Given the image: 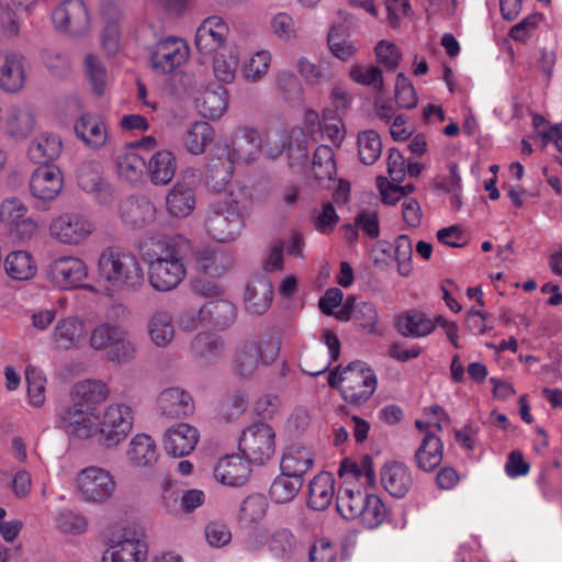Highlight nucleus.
Masks as SVG:
<instances>
[{
  "label": "nucleus",
  "instance_id": "obj_1",
  "mask_svg": "<svg viewBox=\"0 0 562 562\" xmlns=\"http://www.w3.org/2000/svg\"><path fill=\"white\" fill-rule=\"evenodd\" d=\"M251 204L252 195L248 187L231 184L223 195L209 204L203 220L206 233L220 243L235 240L241 233Z\"/></svg>",
  "mask_w": 562,
  "mask_h": 562
},
{
  "label": "nucleus",
  "instance_id": "obj_2",
  "mask_svg": "<svg viewBox=\"0 0 562 562\" xmlns=\"http://www.w3.org/2000/svg\"><path fill=\"white\" fill-rule=\"evenodd\" d=\"M97 274L105 289L120 293H135L145 284L139 258L134 252L117 247H106L101 251Z\"/></svg>",
  "mask_w": 562,
  "mask_h": 562
},
{
  "label": "nucleus",
  "instance_id": "obj_3",
  "mask_svg": "<svg viewBox=\"0 0 562 562\" xmlns=\"http://www.w3.org/2000/svg\"><path fill=\"white\" fill-rule=\"evenodd\" d=\"M189 247V240L179 237L168 243L162 254L149 261L148 281L156 291H171L183 281L187 273L184 257Z\"/></svg>",
  "mask_w": 562,
  "mask_h": 562
},
{
  "label": "nucleus",
  "instance_id": "obj_4",
  "mask_svg": "<svg viewBox=\"0 0 562 562\" xmlns=\"http://www.w3.org/2000/svg\"><path fill=\"white\" fill-rule=\"evenodd\" d=\"M262 142L254 128H241L234 133L231 143L217 144L214 155L218 162L212 165L211 171L217 172L218 165L222 166L225 181L234 169L236 161L251 162L260 154Z\"/></svg>",
  "mask_w": 562,
  "mask_h": 562
},
{
  "label": "nucleus",
  "instance_id": "obj_5",
  "mask_svg": "<svg viewBox=\"0 0 562 562\" xmlns=\"http://www.w3.org/2000/svg\"><path fill=\"white\" fill-rule=\"evenodd\" d=\"M148 558V539L140 526H130L109 544L103 562H145Z\"/></svg>",
  "mask_w": 562,
  "mask_h": 562
},
{
  "label": "nucleus",
  "instance_id": "obj_6",
  "mask_svg": "<svg viewBox=\"0 0 562 562\" xmlns=\"http://www.w3.org/2000/svg\"><path fill=\"white\" fill-rule=\"evenodd\" d=\"M346 374L341 386L344 401L356 406L368 402L378 385L374 371L362 361H353L346 367Z\"/></svg>",
  "mask_w": 562,
  "mask_h": 562
},
{
  "label": "nucleus",
  "instance_id": "obj_7",
  "mask_svg": "<svg viewBox=\"0 0 562 562\" xmlns=\"http://www.w3.org/2000/svg\"><path fill=\"white\" fill-rule=\"evenodd\" d=\"M134 415L125 404L109 405L99 423V443L113 448L123 441L133 428Z\"/></svg>",
  "mask_w": 562,
  "mask_h": 562
},
{
  "label": "nucleus",
  "instance_id": "obj_8",
  "mask_svg": "<svg viewBox=\"0 0 562 562\" xmlns=\"http://www.w3.org/2000/svg\"><path fill=\"white\" fill-rule=\"evenodd\" d=\"M238 448L248 461L265 464L274 453V431L267 424H255L243 431Z\"/></svg>",
  "mask_w": 562,
  "mask_h": 562
},
{
  "label": "nucleus",
  "instance_id": "obj_9",
  "mask_svg": "<svg viewBox=\"0 0 562 562\" xmlns=\"http://www.w3.org/2000/svg\"><path fill=\"white\" fill-rule=\"evenodd\" d=\"M88 277V267L83 260L75 256H63L53 260L47 270V278L61 290H74L78 288L93 291L92 285H85L82 282Z\"/></svg>",
  "mask_w": 562,
  "mask_h": 562
},
{
  "label": "nucleus",
  "instance_id": "obj_10",
  "mask_svg": "<svg viewBox=\"0 0 562 562\" xmlns=\"http://www.w3.org/2000/svg\"><path fill=\"white\" fill-rule=\"evenodd\" d=\"M58 426L78 439L97 437L99 440L100 418L94 407L68 405L58 412Z\"/></svg>",
  "mask_w": 562,
  "mask_h": 562
},
{
  "label": "nucleus",
  "instance_id": "obj_11",
  "mask_svg": "<svg viewBox=\"0 0 562 562\" xmlns=\"http://www.w3.org/2000/svg\"><path fill=\"white\" fill-rule=\"evenodd\" d=\"M77 486L83 501L102 504L111 498L116 483L109 471L99 467H88L79 472Z\"/></svg>",
  "mask_w": 562,
  "mask_h": 562
},
{
  "label": "nucleus",
  "instance_id": "obj_12",
  "mask_svg": "<svg viewBox=\"0 0 562 562\" xmlns=\"http://www.w3.org/2000/svg\"><path fill=\"white\" fill-rule=\"evenodd\" d=\"M196 173L187 169L166 195V210L172 217H188L195 209Z\"/></svg>",
  "mask_w": 562,
  "mask_h": 562
},
{
  "label": "nucleus",
  "instance_id": "obj_13",
  "mask_svg": "<svg viewBox=\"0 0 562 562\" xmlns=\"http://www.w3.org/2000/svg\"><path fill=\"white\" fill-rule=\"evenodd\" d=\"M150 63L155 71L169 74L186 61L189 48L179 37L168 36L149 47Z\"/></svg>",
  "mask_w": 562,
  "mask_h": 562
},
{
  "label": "nucleus",
  "instance_id": "obj_14",
  "mask_svg": "<svg viewBox=\"0 0 562 562\" xmlns=\"http://www.w3.org/2000/svg\"><path fill=\"white\" fill-rule=\"evenodd\" d=\"M78 187L102 205L113 202V188L102 177L101 167L97 161H83L76 171Z\"/></svg>",
  "mask_w": 562,
  "mask_h": 562
},
{
  "label": "nucleus",
  "instance_id": "obj_15",
  "mask_svg": "<svg viewBox=\"0 0 562 562\" xmlns=\"http://www.w3.org/2000/svg\"><path fill=\"white\" fill-rule=\"evenodd\" d=\"M2 214H4V224L13 239L25 243L36 234L37 223L27 215V207L20 200H4Z\"/></svg>",
  "mask_w": 562,
  "mask_h": 562
},
{
  "label": "nucleus",
  "instance_id": "obj_16",
  "mask_svg": "<svg viewBox=\"0 0 562 562\" xmlns=\"http://www.w3.org/2000/svg\"><path fill=\"white\" fill-rule=\"evenodd\" d=\"M55 27L71 35H79L89 27V13L82 0H64L52 13Z\"/></svg>",
  "mask_w": 562,
  "mask_h": 562
},
{
  "label": "nucleus",
  "instance_id": "obj_17",
  "mask_svg": "<svg viewBox=\"0 0 562 562\" xmlns=\"http://www.w3.org/2000/svg\"><path fill=\"white\" fill-rule=\"evenodd\" d=\"M50 235L66 245H78L91 235L92 224L81 214L65 213L53 220Z\"/></svg>",
  "mask_w": 562,
  "mask_h": 562
},
{
  "label": "nucleus",
  "instance_id": "obj_18",
  "mask_svg": "<svg viewBox=\"0 0 562 562\" xmlns=\"http://www.w3.org/2000/svg\"><path fill=\"white\" fill-rule=\"evenodd\" d=\"M157 407L161 415L169 418L191 416L195 409L192 395L179 386L167 387L157 397Z\"/></svg>",
  "mask_w": 562,
  "mask_h": 562
},
{
  "label": "nucleus",
  "instance_id": "obj_19",
  "mask_svg": "<svg viewBox=\"0 0 562 562\" xmlns=\"http://www.w3.org/2000/svg\"><path fill=\"white\" fill-rule=\"evenodd\" d=\"M228 33V25L222 18L209 16L196 30L195 46L201 54L210 55L224 45Z\"/></svg>",
  "mask_w": 562,
  "mask_h": 562
},
{
  "label": "nucleus",
  "instance_id": "obj_20",
  "mask_svg": "<svg viewBox=\"0 0 562 562\" xmlns=\"http://www.w3.org/2000/svg\"><path fill=\"white\" fill-rule=\"evenodd\" d=\"M250 463L239 454H228L218 460L214 469V477L223 485L243 486L250 476Z\"/></svg>",
  "mask_w": 562,
  "mask_h": 562
},
{
  "label": "nucleus",
  "instance_id": "obj_21",
  "mask_svg": "<svg viewBox=\"0 0 562 562\" xmlns=\"http://www.w3.org/2000/svg\"><path fill=\"white\" fill-rule=\"evenodd\" d=\"M199 438V430L194 426L188 423H180L166 430L164 434V447L168 454L184 457L194 450Z\"/></svg>",
  "mask_w": 562,
  "mask_h": 562
},
{
  "label": "nucleus",
  "instance_id": "obj_22",
  "mask_svg": "<svg viewBox=\"0 0 562 562\" xmlns=\"http://www.w3.org/2000/svg\"><path fill=\"white\" fill-rule=\"evenodd\" d=\"M63 175L54 166L37 168L30 179V191L38 200H54L61 191Z\"/></svg>",
  "mask_w": 562,
  "mask_h": 562
},
{
  "label": "nucleus",
  "instance_id": "obj_23",
  "mask_svg": "<svg viewBox=\"0 0 562 562\" xmlns=\"http://www.w3.org/2000/svg\"><path fill=\"white\" fill-rule=\"evenodd\" d=\"M120 215L126 226L139 229L154 222L156 218V206L145 196H131L122 202Z\"/></svg>",
  "mask_w": 562,
  "mask_h": 562
},
{
  "label": "nucleus",
  "instance_id": "obj_24",
  "mask_svg": "<svg viewBox=\"0 0 562 562\" xmlns=\"http://www.w3.org/2000/svg\"><path fill=\"white\" fill-rule=\"evenodd\" d=\"M24 56L15 52L0 53V87L8 92L19 91L25 80Z\"/></svg>",
  "mask_w": 562,
  "mask_h": 562
},
{
  "label": "nucleus",
  "instance_id": "obj_25",
  "mask_svg": "<svg viewBox=\"0 0 562 562\" xmlns=\"http://www.w3.org/2000/svg\"><path fill=\"white\" fill-rule=\"evenodd\" d=\"M273 299L270 280L265 276L251 279L245 290L246 310L254 315H262L268 311Z\"/></svg>",
  "mask_w": 562,
  "mask_h": 562
},
{
  "label": "nucleus",
  "instance_id": "obj_26",
  "mask_svg": "<svg viewBox=\"0 0 562 562\" xmlns=\"http://www.w3.org/2000/svg\"><path fill=\"white\" fill-rule=\"evenodd\" d=\"M147 334L150 341L158 348H167L176 336L172 314L164 308L151 312L147 319Z\"/></svg>",
  "mask_w": 562,
  "mask_h": 562
},
{
  "label": "nucleus",
  "instance_id": "obj_27",
  "mask_svg": "<svg viewBox=\"0 0 562 562\" xmlns=\"http://www.w3.org/2000/svg\"><path fill=\"white\" fill-rule=\"evenodd\" d=\"M381 481L385 491L396 498L404 497L413 485L408 468L400 462L385 464L381 470Z\"/></svg>",
  "mask_w": 562,
  "mask_h": 562
},
{
  "label": "nucleus",
  "instance_id": "obj_28",
  "mask_svg": "<svg viewBox=\"0 0 562 562\" xmlns=\"http://www.w3.org/2000/svg\"><path fill=\"white\" fill-rule=\"evenodd\" d=\"M225 344L221 337L212 333H199L191 341V353L195 361L210 366L223 355Z\"/></svg>",
  "mask_w": 562,
  "mask_h": 562
},
{
  "label": "nucleus",
  "instance_id": "obj_29",
  "mask_svg": "<svg viewBox=\"0 0 562 562\" xmlns=\"http://www.w3.org/2000/svg\"><path fill=\"white\" fill-rule=\"evenodd\" d=\"M75 133L83 144L92 149L103 147L108 139L106 128L102 120L93 114H82L75 123Z\"/></svg>",
  "mask_w": 562,
  "mask_h": 562
},
{
  "label": "nucleus",
  "instance_id": "obj_30",
  "mask_svg": "<svg viewBox=\"0 0 562 562\" xmlns=\"http://www.w3.org/2000/svg\"><path fill=\"white\" fill-rule=\"evenodd\" d=\"M268 548L272 557L280 562L293 561L302 551V546L286 528H281L271 533Z\"/></svg>",
  "mask_w": 562,
  "mask_h": 562
},
{
  "label": "nucleus",
  "instance_id": "obj_31",
  "mask_svg": "<svg viewBox=\"0 0 562 562\" xmlns=\"http://www.w3.org/2000/svg\"><path fill=\"white\" fill-rule=\"evenodd\" d=\"M127 458L135 467H154L159 458L155 440L146 434L134 436L130 442Z\"/></svg>",
  "mask_w": 562,
  "mask_h": 562
},
{
  "label": "nucleus",
  "instance_id": "obj_32",
  "mask_svg": "<svg viewBox=\"0 0 562 562\" xmlns=\"http://www.w3.org/2000/svg\"><path fill=\"white\" fill-rule=\"evenodd\" d=\"M85 324L77 317L60 319L53 334V341L58 349L77 348L85 337Z\"/></svg>",
  "mask_w": 562,
  "mask_h": 562
},
{
  "label": "nucleus",
  "instance_id": "obj_33",
  "mask_svg": "<svg viewBox=\"0 0 562 562\" xmlns=\"http://www.w3.org/2000/svg\"><path fill=\"white\" fill-rule=\"evenodd\" d=\"M334 484L335 480L328 472L315 475L308 485V507L314 510L326 509L335 495Z\"/></svg>",
  "mask_w": 562,
  "mask_h": 562
},
{
  "label": "nucleus",
  "instance_id": "obj_34",
  "mask_svg": "<svg viewBox=\"0 0 562 562\" xmlns=\"http://www.w3.org/2000/svg\"><path fill=\"white\" fill-rule=\"evenodd\" d=\"M109 390L106 385L99 380H85L74 385L70 393L71 405L81 407H93L106 400Z\"/></svg>",
  "mask_w": 562,
  "mask_h": 562
},
{
  "label": "nucleus",
  "instance_id": "obj_35",
  "mask_svg": "<svg viewBox=\"0 0 562 562\" xmlns=\"http://www.w3.org/2000/svg\"><path fill=\"white\" fill-rule=\"evenodd\" d=\"M61 153V140L57 135L44 133L34 138L29 147L30 159L38 165H47Z\"/></svg>",
  "mask_w": 562,
  "mask_h": 562
},
{
  "label": "nucleus",
  "instance_id": "obj_36",
  "mask_svg": "<svg viewBox=\"0 0 562 562\" xmlns=\"http://www.w3.org/2000/svg\"><path fill=\"white\" fill-rule=\"evenodd\" d=\"M314 458L312 452L303 446H291L281 460V471L297 479L313 467Z\"/></svg>",
  "mask_w": 562,
  "mask_h": 562
},
{
  "label": "nucleus",
  "instance_id": "obj_37",
  "mask_svg": "<svg viewBox=\"0 0 562 562\" xmlns=\"http://www.w3.org/2000/svg\"><path fill=\"white\" fill-rule=\"evenodd\" d=\"M442 449L440 438L432 432H427L415 452L417 467L425 472L435 470L442 461Z\"/></svg>",
  "mask_w": 562,
  "mask_h": 562
},
{
  "label": "nucleus",
  "instance_id": "obj_38",
  "mask_svg": "<svg viewBox=\"0 0 562 562\" xmlns=\"http://www.w3.org/2000/svg\"><path fill=\"white\" fill-rule=\"evenodd\" d=\"M268 507L269 503L265 495L250 494L239 506L237 516L239 526L246 529L255 527L265 518Z\"/></svg>",
  "mask_w": 562,
  "mask_h": 562
},
{
  "label": "nucleus",
  "instance_id": "obj_39",
  "mask_svg": "<svg viewBox=\"0 0 562 562\" xmlns=\"http://www.w3.org/2000/svg\"><path fill=\"white\" fill-rule=\"evenodd\" d=\"M395 327L404 337H425L434 331L435 324L425 314L409 311L397 316Z\"/></svg>",
  "mask_w": 562,
  "mask_h": 562
},
{
  "label": "nucleus",
  "instance_id": "obj_40",
  "mask_svg": "<svg viewBox=\"0 0 562 562\" xmlns=\"http://www.w3.org/2000/svg\"><path fill=\"white\" fill-rule=\"evenodd\" d=\"M7 274L18 281L31 280L37 271L33 256L25 250L10 252L4 259Z\"/></svg>",
  "mask_w": 562,
  "mask_h": 562
},
{
  "label": "nucleus",
  "instance_id": "obj_41",
  "mask_svg": "<svg viewBox=\"0 0 562 562\" xmlns=\"http://www.w3.org/2000/svg\"><path fill=\"white\" fill-rule=\"evenodd\" d=\"M150 181L155 186L169 183L176 173V159L171 151L160 150L153 155L147 165Z\"/></svg>",
  "mask_w": 562,
  "mask_h": 562
},
{
  "label": "nucleus",
  "instance_id": "obj_42",
  "mask_svg": "<svg viewBox=\"0 0 562 562\" xmlns=\"http://www.w3.org/2000/svg\"><path fill=\"white\" fill-rule=\"evenodd\" d=\"M260 359L268 362L261 352L260 345L257 341L245 342L235 356V373L243 378L250 376L257 370Z\"/></svg>",
  "mask_w": 562,
  "mask_h": 562
},
{
  "label": "nucleus",
  "instance_id": "obj_43",
  "mask_svg": "<svg viewBox=\"0 0 562 562\" xmlns=\"http://www.w3.org/2000/svg\"><path fill=\"white\" fill-rule=\"evenodd\" d=\"M196 108L202 116L216 120L227 108L226 89L218 86L215 90H204L196 99Z\"/></svg>",
  "mask_w": 562,
  "mask_h": 562
},
{
  "label": "nucleus",
  "instance_id": "obj_44",
  "mask_svg": "<svg viewBox=\"0 0 562 562\" xmlns=\"http://www.w3.org/2000/svg\"><path fill=\"white\" fill-rule=\"evenodd\" d=\"M308 137L302 128H292L289 134L286 155L291 168H303L308 161Z\"/></svg>",
  "mask_w": 562,
  "mask_h": 562
},
{
  "label": "nucleus",
  "instance_id": "obj_45",
  "mask_svg": "<svg viewBox=\"0 0 562 562\" xmlns=\"http://www.w3.org/2000/svg\"><path fill=\"white\" fill-rule=\"evenodd\" d=\"M214 136L215 132L207 122H196L187 132L183 144L189 153L200 155L213 142Z\"/></svg>",
  "mask_w": 562,
  "mask_h": 562
},
{
  "label": "nucleus",
  "instance_id": "obj_46",
  "mask_svg": "<svg viewBox=\"0 0 562 562\" xmlns=\"http://www.w3.org/2000/svg\"><path fill=\"white\" fill-rule=\"evenodd\" d=\"M366 494L350 488L339 491L336 499L337 512L347 520L359 519L364 508Z\"/></svg>",
  "mask_w": 562,
  "mask_h": 562
},
{
  "label": "nucleus",
  "instance_id": "obj_47",
  "mask_svg": "<svg viewBox=\"0 0 562 562\" xmlns=\"http://www.w3.org/2000/svg\"><path fill=\"white\" fill-rule=\"evenodd\" d=\"M312 170L315 179L322 183L325 180H333L336 175V160L333 148L327 145H319L313 155Z\"/></svg>",
  "mask_w": 562,
  "mask_h": 562
},
{
  "label": "nucleus",
  "instance_id": "obj_48",
  "mask_svg": "<svg viewBox=\"0 0 562 562\" xmlns=\"http://www.w3.org/2000/svg\"><path fill=\"white\" fill-rule=\"evenodd\" d=\"M303 485V479L294 477L281 471L270 486V496L277 504L291 502Z\"/></svg>",
  "mask_w": 562,
  "mask_h": 562
},
{
  "label": "nucleus",
  "instance_id": "obj_49",
  "mask_svg": "<svg viewBox=\"0 0 562 562\" xmlns=\"http://www.w3.org/2000/svg\"><path fill=\"white\" fill-rule=\"evenodd\" d=\"M126 330L121 325L102 322L90 333L89 346L97 351H105Z\"/></svg>",
  "mask_w": 562,
  "mask_h": 562
},
{
  "label": "nucleus",
  "instance_id": "obj_50",
  "mask_svg": "<svg viewBox=\"0 0 562 562\" xmlns=\"http://www.w3.org/2000/svg\"><path fill=\"white\" fill-rule=\"evenodd\" d=\"M204 305L207 315V323L218 328H226L234 323L236 317V307L232 302L226 300H214Z\"/></svg>",
  "mask_w": 562,
  "mask_h": 562
},
{
  "label": "nucleus",
  "instance_id": "obj_51",
  "mask_svg": "<svg viewBox=\"0 0 562 562\" xmlns=\"http://www.w3.org/2000/svg\"><path fill=\"white\" fill-rule=\"evenodd\" d=\"M239 63V52L235 47L216 55L213 61L214 75L218 81L229 83L234 80Z\"/></svg>",
  "mask_w": 562,
  "mask_h": 562
},
{
  "label": "nucleus",
  "instance_id": "obj_52",
  "mask_svg": "<svg viewBox=\"0 0 562 562\" xmlns=\"http://www.w3.org/2000/svg\"><path fill=\"white\" fill-rule=\"evenodd\" d=\"M363 510L359 520L368 529L378 528L386 517V507L382 499L375 494H366Z\"/></svg>",
  "mask_w": 562,
  "mask_h": 562
},
{
  "label": "nucleus",
  "instance_id": "obj_53",
  "mask_svg": "<svg viewBox=\"0 0 562 562\" xmlns=\"http://www.w3.org/2000/svg\"><path fill=\"white\" fill-rule=\"evenodd\" d=\"M358 151L360 160L364 165L374 164L380 158L382 153V142L380 135L373 130L359 133Z\"/></svg>",
  "mask_w": 562,
  "mask_h": 562
},
{
  "label": "nucleus",
  "instance_id": "obj_54",
  "mask_svg": "<svg viewBox=\"0 0 562 562\" xmlns=\"http://www.w3.org/2000/svg\"><path fill=\"white\" fill-rule=\"evenodd\" d=\"M146 167V160L134 151H126L117 157L119 175L128 182L139 181Z\"/></svg>",
  "mask_w": 562,
  "mask_h": 562
},
{
  "label": "nucleus",
  "instance_id": "obj_55",
  "mask_svg": "<svg viewBox=\"0 0 562 562\" xmlns=\"http://www.w3.org/2000/svg\"><path fill=\"white\" fill-rule=\"evenodd\" d=\"M136 344L127 338L125 331L105 350V358L111 363L127 364L136 358Z\"/></svg>",
  "mask_w": 562,
  "mask_h": 562
},
{
  "label": "nucleus",
  "instance_id": "obj_56",
  "mask_svg": "<svg viewBox=\"0 0 562 562\" xmlns=\"http://www.w3.org/2000/svg\"><path fill=\"white\" fill-rule=\"evenodd\" d=\"M198 269L211 277H220L228 268V259L225 255L207 249L200 250L195 254Z\"/></svg>",
  "mask_w": 562,
  "mask_h": 562
},
{
  "label": "nucleus",
  "instance_id": "obj_57",
  "mask_svg": "<svg viewBox=\"0 0 562 562\" xmlns=\"http://www.w3.org/2000/svg\"><path fill=\"white\" fill-rule=\"evenodd\" d=\"M345 27L342 25H334L328 33V45L331 54L340 60H349L352 58L358 48L353 42L344 37Z\"/></svg>",
  "mask_w": 562,
  "mask_h": 562
},
{
  "label": "nucleus",
  "instance_id": "obj_58",
  "mask_svg": "<svg viewBox=\"0 0 562 562\" xmlns=\"http://www.w3.org/2000/svg\"><path fill=\"white\" fill-rule=\"evenodd\" d=\"M349 76L355 82L359 85L370 87L376 92L383 91V77L379 67H364L361 65H355L351 67Z\"/></svg>",
  "mask_w": 562,
  "mask_h": 562
},
{
  "label": "nucleus",
  "instance_id": "obj_59",
  "mask_svg": "<svg viewBox=\"0 0 562 562\" xmlns=\"http://www.w3.org/2000/svg\"><path fill=\"white\" fill-rule=\"evenodd\" d=\"M379 315L375 305L372 302L353 299V322L370 334L376 331Z\"/></svg>",
  "mask_w": 562,
  "mask_h": 562
},
{
  "label": "nucleus",
  "instance_id": "obj_60",
  "mask_svg": "<svg viewBox=\"0 0 562 562\" xmlns=\"http://www.w3.org/2000/svg\"><path fill=\"white\" fill-rule=\"evenodd\" d=\"M86 75L95 94L101 95L108 82V72L103 64L93 55L86 57Z\"/></svg>",
  "mask_w": 562,
  "mask_h": 562
},
{
  "label": "nucleus",
  "instance_id": "obj_61",
  "mask_svg": "<svg viewBox=\"0 0 562 562\" xmlns=\"http://www.w3.org/2000/svg\"><path fill=\"white\" fill-rule=\"evenodd\" d=\"M25 379L27 382V393L30 403L33 406L40 407L45 401V378L42 371L32 366H27L25 370Z\"/></svg>",
  "mask_w": 562,
  "mask_h": 562
},
{
  "label": "nucleus",
  "instance_id": "obj_62",
  "mask_svg": "<svg viewBox=\"0 0 562 562\" xmlns=\"http://www.w3.org/2000/svg\"><path fill=\"white\" fill-rule=\"evenodd\" d=\"M248 400L244 392L236 391L228 394L221 403L220 414L226 420L231 422L239 417L247 408Z\"/></svg>",
  "mask_w": 562,
  "mask_h": 562
},
{
  "label": "nucleus",
  "instance_id": "obj_63",
  "mask_svg": "<svg viewBox=\"0 0 562 562\" xmlns=\"http://www.w3.org/2000/svg\"><path fill=\"white\" fill-rule=\"evenodd\" d=\"M395 100L398 106L407 110L415 108L418 102L414 86L402 72L396 77Z\"/></svg>",
  "mask_w": 562,
  "mask_h": 562
},
{
  "label": "nucleus",
  "instance_id": "obj_64",
  "mask_svg": "<svg viewBox=\"0 0 562 562\" xmlns=\"http://www.w3.org/2000/svg\"><path fill=\"white\" fill-rule=\"evenodd\" d=\"M270 27L274 36L284 42H291L296 38V29L293 18L285 12H280L272 16Z\"/></svg>",
  "mask_w": 562,
  "mask_h": 562
}]
</instances>
